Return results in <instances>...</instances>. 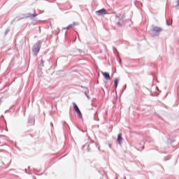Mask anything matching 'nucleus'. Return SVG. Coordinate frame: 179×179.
<instances>
[{
    "instance_id": "1",
    "label": "nucleus",
    "mask_w": 179,
    "mask_h": 179,
    "mask_svg": "<svg viewBox=\"0 0 179 179\" xmlns=\"http://www.w3.org/2000/svg\"><path fill=\"white\" fill-rule=\"evenodd\" d=\"M96 15H98V16H103L104 15H108V13L107 12V10H106V8H102L101 10H99L97 11H96Z\"/></svg>"
},
{
    "instance_id": "2",
    "label": "nucleus",
    "mask_w": 179,
    "mask_h": 179,
    "mask_svg": "<svg viewBox=\"0 0 179 179\" xmlns=\"http://www.w3.org/2000/svg\"><path fill=\"white\" fill-rule=\"evenodd\" d=\"M102 75L106 79V80H110L111 78L110 77V73H106V72H103L102 71Z\"/></svg>"
},
{
    "instance_id": "3",
    "label": "nucleus",
    "mask_w": 179,
    "mask_h": 179,
    "mask_svg": "<svg viewBox=\"0 0 179 179\" xmlns=\"http://www.w3.org/2000/svg\"><path fill=\"white\" fill-rule=\"evenodd\" d=\"M117 142L119 143V145H121V143L122 142V134H118Z\"/></svg>"
},
{
    "instance_id": "4",
    "label": "nucleus",
    "mask_w": 179,
    "mask_h": 179,
    "mask_svg": "<svg viewBox=\"0 0 179 179\" xmlns=\"http://www.w3.org/2000/svg\"><path fill=\"white\" fill-rule=\"evenodd\" d=\"M116 17H117V19H120V20H122L124 17H125V15L124 14V13L117 14L116 15Z\"/></svg>"
},
{
    "instance_id": "5",
    "label": "nucleus",
    "mask_w": 179,
    "mask_h": 179,
    "mask_svg": "<svg viewBox=\"0 0 179 179\" xmlns=\"http://www.w3.org/2000/svg\"><path fill=\"white\" fill-rule=\"evenodd\" d=\"M73 106L74 110L76 113H79V111H80V110H79V108L78 107V105H76V103H73Z\"/></svg>"
},
{
    "instance_id": "6",
    "label": "nucleus",
    "mask_w": 179,
    "mask_h": 179,
    "mask_svg": "<svg viewBox=\"0 0 179 179\" xmlns=\"http://www.w3.org/2000/svg\"><path fill=\"white\" fill-rule=\"evenodd\" d=\"M153 31H157L159 33V31H162V28L157 27H154L152 29Z\"/></svg>"
},
{
    "instance_id": "7",
    "label": "nucleus",
    "mask_w": 179,
    "mask_h": 179,
    "mask_svg": "<svg viewBox=\"0 0 179 179\" xmlns=\"http://www.w3.org/2000/svg\"><path fill=\"white\" fill-rule=\"evenodd\" d=\"M73 26H76V23L71 24L67 27V29H71V27H73Z\"/></svg>"
},
{
    "instance_id": "8",
    "label": "nucleus",
    "mask_w": 179,
    "mask_h": 179,
    "mask_svg": "<svg viewBox=\"0 0 179 179\" xmlns=\"http://www.w3.org/2000/svg\"><path fill=\"white\" fill-rule=\"evenodd\" d=\"M114 83H115V87H117L118 86V80L116 79V80H115Z\"/></svg>"
},
{
    "instance_id": "9",
    "label": "nucleus",
    "mask_w": 179,
    "mask_h": 179,
    "mask_svg": "<svg viewBox=\"0 0 179 179\" xmlns=\"http://www.w3.org/2000/svg\"><path fill=\"white\" fill-rule=\"evenodd\" d=\"M77 113L78 114L80 118H82V113L80 112V110H79V112H77Z\"/></svg>"
},
{
    "instance_id": "10",
    "label": "nucleus",
    "mask_w": 179,
    "mask_h": 179,
    "mask_svg": "<svg viewBox=\"0 0 179 179\" xmlns=\"http://www.w3.org/2000/svg\"><path fill=\"white\" fill-rule=\"evenodd\" d=\"M117 24H118V26H120V27L122 26V24H121V23H120V22H118Z\"/></svg>"
},
{
    "instance_id": "11",
    "label": "nucleus",
    "mask_w": 179,
    "mask_h": 179,
    "mask_svg": "<svg viewBox=\"0 0 179 179\" xmlns=\"http://www.w3.org/2000/svg\"><path fill=\"white\" fill-rule=\"evenodd\" d=\"M178 3H179V1H178Z\"/></svg>"
},
{
    "instance_id": "12",
    "label": "nucleus",
    "mask_w": 179,
    "mask_h": 179,
    "mask_svg": "<svg viewBox=\"0 0 179 179\" xmlns=\"http://www.w3.org/2000/svg\"><path fill=\"white\" fill-rule=\"evenodd\" d=\"M0 103H1V100H0Z\"/></svg>"
}]
</instances>
